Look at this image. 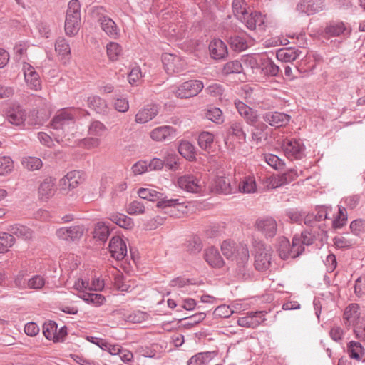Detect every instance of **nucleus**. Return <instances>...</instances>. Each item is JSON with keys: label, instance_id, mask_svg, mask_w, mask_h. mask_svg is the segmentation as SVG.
<instances>
[{"label": "nucleus", "instance_id": "16", "mask_svg": "<svg viewBox=\"0 0 365 365\" xmlns=\"http://www.w3.org/2000/svg\"><path fill=\"white\" fill-rule=\"evenodd\" d=\"M235 107L239 114L245 119L250 125H255L258 121L257 111L248 106L240 101L235 102Z\"/></svg>", "mask_w": 365, "mask_h": 365}, {"label": "nucleus", "instance_id": "21", "mask_svg": "<svg viewBox=\"0 0 365 365\" xmlns=\"http://www.w3.org/2000/svg\"><path fill=\"white\" fill-rule=\"evenodd\" d=\"M248 35L242 31L235 34L229 37L228 43L230 48L236 52H242L248 48Z\"/></svg>", "mask_w": 365, "mask_h": 365}, {"label": "nucleus", "instance_id": "58", "mask_svg": "<svg viewBox=\"0 0 365 365\" xmlns=\"http://www.w3.org/2000/svg\"><path fill=\"white\" fill-rule=\"evenodd\" d=\"M22 164L30 170H39L43 165L42 160L40 158L31 156L24 158Z\"/></svg>", "mask_w": 365, "mask_h": 365}, {"label": "nucleus", "instance_id": "5", "mask_svg": "<svg viewBox=\"0 0 365 365\" xmlns=\"http://www.w3.org/2000/svg\"><path fill=\"white\" fill-rule=\"evenodd\" d=\"M103 7H97L93 13L98 15V22L101 24L102 30L110 38L116 39L120 36V29L115 22L108 16L104 15Z\"/></svg>", "mask_w": 365, "mask_h": 365}, {"label": "nucleus", "instance_id": "49", "mask_svg": "<svg viewBox=\"0 0 365 365\" xmlns=\"http://www.w3.org/2000/svg\"><path fill=\"white\" fill-rule=\"evenodd\" d=\"M239 190L242 192L252 193L255 192L257 187L254 177H245L242 182H240Z\"/></svg>", "mask_w": 365, "mask_h": 365}, {"label": "nucleus", "instance_id": "40", "mask_svg": "<svg viewBox=\"0 0 365 365\" xmlns=\"http://www.w3.org/2000/svg\"><path fill=\"white\" fill-rule=\"evenodd\" d=\"M252 126L253 128L251 131V137L253 141L259 143L262 140V139H267V133L265 131L268 127L265 123L262 122L257 123Z\"/></svg>", "mask_w": 365, "mask_h": 365}, {"label": "nucleus", "instance_id": "28", "mask_svg": "<svg viewBox=\"0 0 365 365\" xmlns=\"http://www.w3.org/2000/svg\"><path fill=\"white\" fill-rule=\"evenodd\" d=\"M81 180L82 178L80 171L73 170L68 173L67 175L61 180V185L63 190H66V188L69 190L73 189L81 183Z\"/></svg>", "mask_w": 365, "mask_h": 365}, {"label": "nucleus", "instance_id": "3", "mask_svg": "<svg viewBox=\"0 0 365 365\" xmlns=\"http://www.w3.org/2000/svg\"><path fill=\"white\" fill-rule=\"evenodd\" d=\"M77 115L85 117L89 115V113L81 108L63 109L53 118L52 126L56 130L63 129L65 126L73 124Z\"/></svg>", "mask_w": 365, "mask_h": 365}, {"label": "nucleus", "instance_id": "34", "mask_svg": "<svg viewBox=\"0 0 365 365\" xmlns=\"http://www.w3.org/2000/svg\"><path fill=\"white\" fill-rule=\"evenodd\" d=\"M214 356V352H199L190 358L187 365H208Z\"/></svg>", "mask_w": 365, "mask_h": 365}, {"label": "nucleus", "instance_id": "55", "mask_svg": "<svg viewBox=\"0 0 365 365\" xmlns=\"http://www.w3.org/2000/svg\"><path fill=\"white\" fill-rule=\"evenodd\" d=\"M58 324L54 321H48L45 322L43 325V334L44 336L48 340L54 341L56 332L57 331Z\"/></svg>", "mask_w": 365, "mask_h": 365}, {"label": "nucleus", "instance_id": "39", "mask_svg": "<svg viewBox=\"0 0 365 365\" xmlns=\"http://www.w3.org/2000/svg\"><path fill=\"white\" fill-rule=\"evenodd\" d=\"M214 188L218 193L228 195L232 192L230 179L224 176H217L215 179Z\"/></svg>", "mask_w": 365, "mask_h": 365}, {"label": "nucleus", "instance_id": "26", "mask_svg": "<svg viewBox=\"0 0 365 365\" xmlns=\"http://www.w3.org/2000/svg\"><path fill=\"white\" fill-rule=\"evenodd\" d=\"M324 34L328 37L346 36L349 35L350 30L342 21H333L326 26Z\"/></svg>", "mask_w": 365, "mask_h": 365}, {"label": "nucleus", "instance_id": "24", "mask_svg": "<svg viewBox=\"0 0 365 365\" xmlns=\"http://www.w3.org/2000/svg\"><path fill=\"white\" fill-rule=\"evenodd\" d=\"M204 259L213 268L220 269L225 264V262L218 250L214 247H210L205 250Z\"/></svg>", "mask_w": 365, "mask_h": 365}, {"label": "nucleus", "instance_id": "27", "mask_svg": "<svg viewBox=\"0 0 365 365\" xmlns=\"http://www.w3.org/2000/svg\"><path fill=\"white\" fill-rule=\"evenodd\" d=\"M259 71L264 76L277 77L279 76L281 70L279 66H277L271 58L266 56H262Z\"/></svg>", "mask_w": 365, "mask_h": 365}, {"label": "nucleus", "instance_id": "37", "mask_svg": "<svg viewBox=\"0 0 365 365\" xmlns=\"http://www.w3.org/2000/svg\"><path fill=\"white\" fill-rule=\"evenodd\" d=\"M262 59V56L250 54L243 56L242 58V61L244 66L247 68H250L252 73H255L259 70Z\"/></svg>", "mask_w": 365, "mask_h": 365}, {"label": "nucleus", "instance_id": "59", "mask_svg": "<svg viewBox=\"0 0 365 365\" xmlns=\"http://www.w3.org/2000/svg\"><path fill=\"white\" fill-rule=\"evenodd\" d=\"M264 159L265 161L275 170L283 169L285 166L284 160L276 155L271 153L265 154Z\"/></svg>", "mask_w": 365, "mask_h": 365}, {"label": "nucleus", "instance_id": "14", "mask_svg": "<svg viewBox=\"0 0 365 365\" xmlns=\"http://www.w3.org/2000/svg\"><path fill=\"white\" fill-rule=\"evenodd\" d=\"M109 251L116 260H122L127 255L125 242L119 236H113L109 243Z\"/></svg>", "mask_w": 365, "mask_h": 365}, {"label": "nucleus", "instance_id": "47", "mask_svg": "<svg viewBox=\"0 0 365 365\" xmlns=\"http://www.w3.org/2000/svg\"><path fill=\"white\" fill-rule=\"evenodd\" d=\"M186 250L192 255L199 253L202 249V242L198 236H192L185 243Z\"/></svg>", "mask_w": 365, "mask_h": 365}, {"label": "nucleus", "instance_id": "42", "mask_svg": "<svg viewBox=\"0 0 365 365\" xmlns=\"http://www.w3.org/2000/svg\"><path fill=\"white\" fill-rule=\"evenodd\" d=\"M88 106L98 113H104L107 110L106 101L98 96L88 97Z\"/></svg>", "mask_w": 365, "mask_h": 365}, {"label": "nucleus", "instance_id": "36", "mask_svg": "<svg viewBox=\"0 0 365 365\" xmlns=\"http://www.w3.org/2000/svg\"><path fill=\"white\" fill-rule=\"evenodd\" d=\"M243 122L240 120H234L230 123L227 133L235 136L240 142L245 143L246 141L247 135L243 130Z\"/></svg>", "mask_w": 365, "mask_h": 365}, {"label": "nucleus", "instance_id": "60", "mask_svg": "<svg viewBox=\"0 0 365 365\" xmlns=\"http://www.w3.org/2000/svg\"><path fill=\"white\" fill-rule=\"evenodd\" d=\"M285 215L289 218L290 222L300 223L305 215V212L299 210L297 208H290L286 210Z\"/></svg>", "mask_w": 365, "mask_h": 365}, {"label": "nucleus", "instance_id": "50", "mask_svg": "<svg viewBox=\"0 0 365 365\" xmlns=\"http://www.w3.org/2000/svg\"><path fill=\"white\" fill-rule=\"evenodd\" d=\"M214 141V135L209 132H202L198 135L197 143L200 148L202 150L210 149Z\"/></svg>", "mask_w": 365, "mask_h": 365}, {"label": "nucleus", "instance_id": "31", "mask_svg": "<svg viewBox=\"0 0 365 365\" xmlns=\"http://www.w3.org/2000/svg\"><path fill=\"white\" fill-rule=\"evenodd\" d=\"M298 177L296 170L290 169L287 172L275 177L272 180V185L274 187H279L284 185L289 184L294 181Z\"/></svg>", "mask_w": 365, "mask_h": 365}, {"label": "nucleus", "instance_id": "35", "mask_svg": "<svg viewBox=\"0 0 365 365\" xmlns=\"http://www.w3.org/2000/svg\"><path fill=\"white\" fill-rule=\"evenodd\" d=\"M178 150L183 158L190 161L196 158L195 148L187 140H181L178 145Z\"/></svg>", "mask_w": 365, "mask_h": 365}, {"label": "nucleus", "instance_id": "18", "mask_svg": "<svg viewBox=\"0 0 365 365\" xmlns=\"http://www.w3.org/2000/svg\"><path fill=\"white\" fill-rule=\"evenodd\" d=\"M262 119L269 125L279 128L286 125L289 122L291 116L284 113L267 112L263 115Z\"/></svg>", "mask_w": 365, "mask_h": 365}, {"label": "nucleus", "instance_id": "29", "mask_svg": "<svg viewBox=\"0 0 365 365\" xmlns=\"http://www.w3.org/2000/svg\"><path fill=\"white\" fill-rule=\"evenodd\" d=\"M55 50L61 56V60L66 63L71 57V48L69 43L63 37H58L55 43Z\"/></svg>", "mask_w": 365, "mask_h": 365}, {"label": "nucleus", "instance_id": "20", "mask_svg": "<svg viewBox=\"0 0 365 365\" xmlns=\"http://www.w3.org/2000/svg\"><path fill=\"white\" fill-rule=\"evenodd\" d=\"M56 179L51 177L45 178L38 187V198L42 201H47L56 192Z\"/></svg>", "mask_w": 365, "mask_h": 365}, {"label": "nucleus", "instance_id": "44", "mask_svg": "<svg viewBox=\"0 0 365 365\" xmlns=\"http://www.w3.org/2000/svg\"><path fill=\"white\" fill-rule=\"evenodd\" d=\"M93 234L94 238L106 242L110 234V230L105 222H99L96 224Z\"/></svg>", "mask_w": 365, "mask_h": 365}, {"label": "nucleus", "instance_id": "63", "mask_svg": "<svg viewBox=\"0 0 365 365\" xmlns=\"http://www.w3.org/2000/svg\"><path fill=\"white\" fill-rule=\"evenodd\" d=\"M237 324L240 327L252 329L257 328L259 326V322L255 321L250 312L247 316L240 317L237 320Z\"/></svg>", "mask_w": 365, "mask_h": 365}, {"label": "nucleus", "instance_id": "56", "mask_svg": "<svg viewBox=\"0 0 365 365\" xmlns=\"http://www.w3.org/2000/svg\"><path fill=\"white\" fill-rule=\"evenodd\" d=\"M205 117L208 120L220 124L223 123L224 118L222 110L217 107H212L206 110Z\"/></svg>", "mask_w": 365, "mask_h": 365}, {"label": "nucleus", "instance_id": "45", "mask_svg": "<svg viewBox=\"0 0 365 365\" xmlns=\"http://www.w3.org/2000/svg\"><path fill=\"white\" fill-rule=\"evenodd\" d=\"M240 245H245L244 244H240L235 246V243L230 240H225L221 245V251L223 255L227 259H231L234 256L235 258L237 257V249Z\"/></svg>", "mask_w": 365, "mask_h": 365}, {"label": "nucleus", "instance_id": "23", "mask_svg": "<svg viewBox=\"0 0 365 365\" xmlns=\"http://www.w3.org/2000/svg\"><path fill=\"white\" fill-rule=\"evenodd\" d=\"M158 112L159 109L157 105H147L136 113L135 120L137 123H145L153 119Z\"/></svg>", "mask_w": 365, "mask_h": 365}, {"label": "nucleus", "instance_id": "10", "mask_svg": "<svg viewBox=\"0 0 365 365\" xmlns=\"http://www.w3.org/2000/svg\"><path fill=\"white\" fill-rule=\"evenodd\" d=\"M255 227L267 239L274 237L277 232V221L272 217L258 218L255 222Z\"/></svg>", "mask_w": 365, "mask_h": 365}, {"label": "nucleus", "instance_id": "17", "mask_svg": "<svg viewBox=\"0 0 365 365\" xmlns=\"http://www.w3.org/2000/svg\"><path fill=\"white\" fill-rule=\"evenodd\" d=\"M162 63L168 74L178 73L182 71V62L177 56L164 53L162 56Z\"/></svg>", "mask_w": 365, "mask_h": 365}, {"label": "nucleus", "instance_id": "9", "mask_svg": "<svg viewBox=\"0 0 365 365\" xmlns=\"http://www.w3.org/2000/svg\"><path fill=\"white\" fill-rule=\"evenodd\" d=\"M201 81L190 80L182 83L175 91V96L180 98H188L197 96L203 88Z\"/></svg>", "mask_w": 365, "mask_h": 365}, {"label": "nucleus", "instance_id": "15", "mask_svg": "<svg viewBox=\"0 0 365 365\" xmlns=\"http://www.w3.org/2000/svg\"><path fill=\"white\" fill-rule=\"evenodd\" d=\"M325 8L324 0H301L297 5V10L308 16L322 11Z\"/></svg>", "mask_w": 365, "mask_h": 365}, {"label": "nucleus", "instance_id": "33", "mask_svg": "<svg viewBox=\"0 0 365 365\" xmlns=\"http://www.w3.org/2000/svg\"><path fill=\"white\" fill-rule=\"evenodd\" d=\"M349 356L356 361H361L365 355V349L361 342L351 341L347 344Z\"/></svg>", "mask_w": 365, "mask_h": 365}, {"label": "nucleus", "instance_id": "62", "mask_svg": "<svg viewBox=\"0 0 365 365\" xmlns=\"http://www.w3.org/2000/svg\"><path fill=\"white\" fill-rule=\"evenodd\" d=\"M106 127L98 120H93L88 127V134L93 136H101L106 130Z\"/></svg>", "mask_w": 365, "mask_h": 365}, {"label": "nucleus", "instance_id": "61", "mask_svg": "<svg viewBox=\"0 0 365 365\" xmlns=\"http://www.w3.org/2000/svg\"><path fill=\"white\" fill-rule=\"evenodd\" d=\"M14 168V162L10 157L0 158V175L9 173Z\"/></svg>", "mask_w": 365, "mask_h": 365}, {"label": "nucleus", "instance_id": "54", "mask_svg": "<svg viewBox=\"0 0 365 365\" xmlns=\"http://www.w3.org/2000/svg\"><path fill=\"white\" fill-rule=\"evenodd\" d=\"M339 210L336 217L332 221V226L334 229H339L344 227L347 222V213L346 208L339 205Z\"/></svg>", "mask_w": 365, "mask_h": 365}, {"label": "nucleus", "instance_id": "41", "mask_svg": "<svg viewBox=\"0 0 365 365\" xmlns=\"http://www.w3.org/2000/svg\"><path fill=\"white\" fill-rule=\"evenodd\" d=\"M108 218L115 224L125 229H130L133 226V220L123 214L112 213L110 214Z\"/></svg>", "mask_w": 365, "mask_h": 365}, {"label": "nucleus", "instance_id": "19", "mask_svg": "<svg viewBox=\"0 0 365 365\" xmlns=\"http://www.w3.org/2000/svg\"><path fill=\"white\" fill-rule=\"evenodd\" d=\"M176 130L170 125H163L154 128L150 132V138L155 141H167L175 138Z\"/></svg>", "mask_w": 365, "mask_h": 365}, {"label": "nucleus", "instance_id": "8", "mask_svg": "<svg viewBox=\"0 0 365 365\" xmlns=\"http://www.w3.org/2000/svg\"><path fill=\"white\" fill-rule=\"evenodd\" d=\"M272 254L270 249L264 244L259 243L255 249L254 266L259 272L267 271L271 265Z\"/></svg>", "mask_w": 365, "mask_h": 365}, {"label": "nucleus", "instance_id": "22", "mask_svg": "<svg viewBox=\"0 0 365 365\" xmlns=\"http://www.w3.org/2000/svg\"><path fill=\"white\" fill-rule=\"evenodd\" d=\"M179 187L189 192H197L200 190L199 180L192 175H185L178 180Z\"/></svg>", "mask_w": 365, "mask_h": 365}, {"label": "nucleus", "instance_id": "57", "mask_svg": "<svg viewBox=\"0 0 365 365\" xmlns=\"http://www.w3.org/2000/svg\"><path fill=\"white\" fill-rule=\"evenodd\" d=\"M107 55L110 60L115 61L121 55L122 48L115 42H110L106 46Z\"/></svg>", "mask_w": 365, "mask_h": 365}, {"label": "nucleus", "instance_id": "43", "mask_svg": "<svg viewBox=\"0 0 365 365\" xmlns=\"http://www.w3.org/2000/svg\"><path fill=\"white\" fill-rule=\"evenodd\" d=\"M205 313L198 312L190 317H185L175 319L178 320V322H182L184 321V323L182 324V326L185 328L190 329L202 322L205 318Z\"/></svg>", "mask_w": 365, "mask_h": 365}, {"label": "nucleus", "instance_id": "25", "mask_svg": "<svg viewBox=\"0 0 365 365\" xmlns=\"http://www.w3.org/2000/svg\"><path fill=\"white\" fill-rule=\"evenodd\" d=\"M209 51L212 58L220 60L227 56V48L226 44L221 39H214L209 45Z\"/></svg>", "mask_w": 365, "mask_h": 365}, {"label": "nucleus", "instance_id": "30", "mask_svg": "<svg viewBox=\"0 0 365 365\" xmlns=\"http://www.w3.org/2000/svg\"><path fill=\"white\" fill-rule=\"evenodd\" d=\"M7 230L12 234V236L16 235L18 237L22 238L25 240H30L33 237L34 232L31 229L21 224H14L10 225Z\"/></svg>", "mask_w": 365, "mask_h": 365}, {"label": "nucleus", "instance_id": "52", "mask_svg": "<svg viewBox=\"0 0 365 365\" xmlns=\"http://www.w3.org/2000/svg\"><path fill=\"white\" fill-rule=\"evenodd\" d=\"M139 197L149 201H155L160 199L163 194L150 188H140L138 191Z\"/></svg>", "mask_w": 365, "mask_h": 365}, {"label": "nucleus", "instance_id": "53", "mask_svg": "<svg viewBox=\"0 0 365 365\" xmlns=\"http://www.w3.org/2000/svg\"><path fill=\"white\" fill-rule=\"evenodd\" d=\"M243 70L242 64L237 60L231 61L224 65L222 72L225 75L240 73Z\"/></svg>", "mask_w": 365, "mask_h": 365}, {"label": "nucleus", "instance_id": "51", "mask_svg": "<svg viewBox=\"0 0 365 365\" xmlns=\"http://www.w3.org/2000/svg\"><path fill=\"white\" fill-rule=\"evenodd\" d=\"M80 297L88 303L93 304L96 306H100L103 304L106 299L105 297L100 294L83 292Z\"/></svg>", "mask_w": 365, "mask_h": 365}, {"label": "nucleus", "instance_id": "64", "mask_svg": "<svg viewBox=\"0 0 365 365\" xmlns=\"http://www.w3.org/2000/svg\"><path fill=\"white\" fill-rule=\"evenodd\" d=\"M354 333L359 340L365 342V321L356 322L354 325Z\"/></svg>", "mask_w": 365, "mask_h": 365}, {"label": "nucleus", "instance_id": "38", "mask_svg": "<svg viewBox=\"0 0 365 365\" xmlns=\"http://www.w3.org/2000/svg\"><path fill=\"white\" fill-rule=\"evenodd\" d=\"M49 116L48 112L34 109L29 115V124L31 125H42L48 120Z\"/></svg>", "mask_w": 365, "mask_h": 365}, {"label": "nucleus", "instance_id": "7", "mask_svg": "<svg viewBox=\"0 0 365 365\" xmlns=\"http://www.w3.org/2000/svg\"><path fill=\"white\" fill-rule=\"evenodd\" d=\"M5 118L13 125L18 127L24 126V123L27 118V112L20 104L13 103L6 108Z\"/></svg>", "mask_w": 365, "mask_h": 365}, {"label": "nucleus", "instance_id": "46", "mask_svg": "<svg viewBox=\"0 0 365 365\" xmlns=\"http://www.w3.org/2000/svg\"><path fill=\"white\" fill-rule=\"evenodd\" d=\"M359 306L358 304L353 303L349 304L344 312L343 318L346 321L345 324L349 327L351 323L359 316Z\"/></svg>", "mask_w": 365, "mask_h": 365}, {"label": "nucleus", "instance_id": "6", "mask_svg": "<svg viewBox=\"0 0 365 365\" xmlns=\"http://www.w3.org/2000/svg\"><path fill=\"white\" fill-rule=\"evenodd\" d=\"M284 155L290 160H300L304 156V145L295 138L285 139L282 143Z\"/></svg>", "mask_w": 365, "mask_h": 365}, {"label": "nucleus", "instance_id": "2", "mask_svg": "<svg viewBox=\"0 0 365 365\" xmlns=\"http://www.w3.org/2000/svg\"><path fill=\"white\" fill-rule=\"evenodd\" d=\"M81 4L78 0H71L68 2L65 20V31L68 36H75L80 28Z\"/></svg>", "mask_w": 365, "mask_h": 365}, {"label": "nucleus", "instance_id": "48", "mask_svg": "<svg viewBox=\"0 0 365 365\" xmlns=\"http://www.w3.org/2000/svg\"><path fill=\"white\" fill-rule=\"evenodd\" d=\"M232 6L235 16L239 21L245 20V15L248 13L245 0H233Z\"/></svg>", "mask_w": 365, "mask_h": 365}, {"label": "nucleus", "instance_id": "13", "mask_svg": "<svg viewBox=\"0 0 365 365\" xmlns=\"http://www.w3.org/2000/svg\"><path fill=\"white\" fill-rule=\"evenodd\" d=\"M23 72L24 75L25 81L28 86L33 90L38 91L41 88V81L38 73L29 63H24Z\"/></svg>", "mask_w": 365, "mask_h": 365}, {"label": "nucleus", "instance_id": "11", "mask_svg": "<svg viewBox=\"0 0 365 365\" xmlns=\"http://www.w3.org/2000/svg\"><path fill=\"white\" fill-rule=\"evenodd\" d=\"M83 232V226L75 225L61 227L56 230V235L61 240L66 241H75L81 239Z\"/></svg>", "mask_w": 365, "mask_h": 365}, {"label": "nucleus", "instance_id": "12", "mask_svg": "<svg viewBox=\"0 0 365 365\" xmlns=\"http://www.w3.org/2000/svg\"><path fill=\"white\" fill-rule=\"evenodd\" d=\"M277 251L279 257L283 260H286L289 258L294 259L299 256L295 255L297 250V247H294L293 241L292 242V245H290L289 240L284 236L278 238Z\"/></svg>", "mask_w": 365, "mask_h": 365}, {"label": "nucleus", "instance_id": "4", "mask_svg": "<svg viewBox=\"0 0 365 365\" xmlns=\"http://www.w3.org/2000/svg\"><path fill=\"white\" fill-rule=\"evenodd\" d=\"M249 250L246 245H240L237 249V274L240 278L247 279L252 275L249 265Z\"/></svg>", "mask_w": 365, "mask_h": 365}, {"label": "nucleus", "instance_id": "32", "mask_svg": "<svg viewBox=\"0 0 365 365\" xmlns=\"http://www.w3.org/2000/svg\"><path fill=\"white\" fill-rule=\"evenodd\" d=\"M301 53L298 49L292 47L283 48L277 51V58L282 62H292L295 61Z\"/></svg>", "mask_w": 365, "mask_h": 365}, {"label": "nucleus", "instance_id": "1", "mask_svg": "<svg viewBox=\"0 0 365 365\" xmlns=\"http://www.w3.org/2000/svg\"><path fill=\"white\" fill-rule=\"evenodd\" d=\"M327 232L318 226V228H308L302 232L300 235H295L293 240V246L297 247V255H302L304 251V245H312L317 239L327 238Z\"/></svg>", "mask_w": 365, "mask_h": 365}]
</instances>
